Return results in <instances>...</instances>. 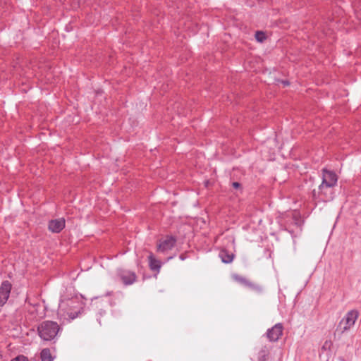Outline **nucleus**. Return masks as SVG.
Returning a JSON list of instances; mask_svg holds the SVG:
<instances>
[{"instance_id":"18","label":"nucleus","mask_w":361,"mask_h":361,"mask_svg":"<svg viewBox=\"0 0 361 361\" xmlns=\"http://www.w3.org/2000/svg\"><path fill=\"white\" fill-rule=\"evenodd\" d=\"M232 185H233V188H238L240 186V183L238 182H233Z\"/></svg>"},{"instance_id":"12","label":"nucleus","mask_w":361,"mask_h":361,"mask_svg":"<svg viewBox=\"0 0 361 361\" xmlns=\"http://www.w3.org/2000/svg\"><path fill=\"white\" fill-rule=\"evenodd\" d=\"M219 257L224 263H231L234 259V254L228 252L226 249H221L219 254Z\"/></svg>"},{"instance_id":"8","label":"nucleus","mask_w":361,"mask_h":361,"mask_svg":"<svg viewBox=\"0 0 361 361\" xmlns=\"http://www.w3.org/2000/svg\"><path fill=\"white\" fill-rule=\"evenodd\" d=\"M11 284L8 281H4L0 286V305H4L10 295Z\"/></svg>"},{"instance_id":"13","label":"nucleus","mask_w":361,"mask_h":361,"mask_svg":"<svg viewBox=\"0 0 361 361\" xmlns=\"http://www.w3.org/2000/svg\"><path fill=\"white\" fill-rule=\"evenodd\" d=\"M149 259V265L152 270L153 271H159L161 268V262L160 261L155 259L152 253H150L148 256Z\"/></svg>"},{"instance_id":"1","label":"nucleus","mask_w":361,"mask_h":361,"mask_svg":"<svg viewBox=\"0 0 361 361\" xmlns=\"http://www.w3.org/2000/svg\"><path fill=\"white\" fill-rule=\"evenodd\" d=\"M322 182L319 185L318 190L312 191L314 200H319L323 202H329L334 199V188L338 181L336 174L331 171L325 169L322 172Z\"/></svg>"},{"instance_id":"3","label":"nucleus","mask_w":361,"mask_h":361,"mask_svg":"<svg viewBox=\"0 0 361 361\" xmlns=\"http://www.w3.org/2000/svg\"><path fill=\"white\" fill-rule=\"evenodd\" d=\"M38 333L40 338L44 341H51L56 337L59 326L55 322L45 321L38 326Z\"/></svg>"},{"instance_id":"15","label":"nucleus","mask_w":361,"mask_h":361,"mask_svg":"<svg viewBox=\"0 0 361 361\" xmlns=\"http://www.w3.org/2000/svg\"><path fill=\"white\" fill-rule=\"evenodd\" d=\"M42 361H52V357L49 349H43L41 352Z\"/></svg>"},{"instance_id":"19","label":"nucleus","mask_w":361,"mask_h":361,"mask_svg":"<svg viewBox=\"0 0 361 361\" xmlns=\"http://www.w3.org/2000/svg\"><path fill=\"white\" fill-rule=\"evenodd\" d=\"M282 83L284 85H288L289 84V82L288 81H282Z\"/></svg>"},{"instance_id":"17","label":"nucleus","mask_w":361,"mask_h":361,"mask_svg":"<svg viewBox=\"0 0 361 361\" xmlns=\"http://www.w3.org/2000/svg\"><path fill=\"white\" fill-rule=\"evenodd\" d=\"M11 361H28V359L24 355H18Z\"/></svg>"},{"instance_id":"2","label":"nucleus","mask_w":361,"mask_h":361,"mask_svg":"<svg viewBox=\"0 0 361 361\" xmlns=\"http://www.w3.org/2000/svg\"><path fill=\"white\" fill-rule=\"evenodd\" d=\"M82 304L77 298L61 299L59 305L58 316L63 322L76 318L82 312Z\"/></svg>"},{"instance_id":"16","label":"nucleus","mask_w":361,"mask_h":361,"mask_svg":"<svg viewBox=\"0 0 361 361\" xmlns=\"http://www.w3.org/2000/svg\"><path fill=\"white\" fill-rule=\"evenodd\" d=\"M255 38L257 42H262L266 39V35L262 31H257L255 33Z\"/></svg>"},{"instance_id":"14","label":"nucleus","mask_w":361,"mask_h":361,"mask_svg":"<svg viewBox=\"0 0 361 361\" xmlns=\"http://www.w3.org/2000/svg\"><path fill=\"white\" fill-rule=\"evenodd\" d=\"M269 350L267 347L264 346L258 353V361H267Z\"/></svg>"},{"instance_id":"10","label":"nucleus","mask_w":361,"mask_h":361,"mask_svg":"<svg viewBox=\"0 0 361 361\" xmlns=\"http://www.w3.org/2000/svg\"><path fill=\"white\" fill-rule=\"evenodd\" d=\"M65 227L63 218L51 220L49 222V230L53 233H59Z\"/></svg>"},{"instance_id":"11","label":"nucleus","mask_w":361,"mask_h":361,"mask_svg":"<svg viewBox=\"0 0 361 361\" xmlns=\"http://www.w3.org/2000/svg\"><path fill=\"white\" fill-rule=\"evenodd\" d=\"M119 276L123 283L126 286L133 284L136 280L135 272L130 271H121Z\"/></svg>"},{"instance_id":"4","label":"nucleus","mask_w":361,"mask_h":361,"mask_svg":"<svg viewBox=\"0 0 361 361\" xmlns=\"http://www.w3.org/2000/svg\"><path fill=\"white\" fill-rule=\"evenodd\" d=\"M359 313L357 310H353L347 312L345 317L340 322L338 329H340L341 333L350 330L355 324L357 319Z\"/></svg>"},{"instance_id":"6","label":"nucleus","mask_w":361,"mask_h":361,"mask_svg":"<svg viewBox=\"0 0 361 361\" xmlns=\"http://www.w3.org/2000/svg\"><path fill=\"white\" fill-rule=\"evenodd\" d=\"M283 326L282 324L278 323L267 331V337L271 342L277 341L283 334Z\"/></svg>"},{"instance_id":"7","label":"nucleus","mask_w":361,"mask_h":361,"mask_svg":"<svg viewBox=\"0 0 361 361\" xmlns=\"http://www.w3.org/2000/svg\"><path fill=\"white\" fill-rule=\"evenodd\" d=\"M176 238L172 236H167L162 240H160L158 245V251L165 252L168 250H171L176 243Z\"/></svg>"},{"instance_id":"9","label":"nucleus","mask_w":361,"mask_h":361,"mask_svg":"<svg viewBox=\"0 0 361 361\" xmlns=\"http://www.w3.org/2000/svg\"><path fill=\"white\" fill-rule=\"evenodd\" d=\"M333 343L331 340H326L321 348L319 357L322 360L328 361L331 354V347Z\"/></svg>"},{"instance_id":"5","label":"nucleus","mask_w":361,"mask_h":361,"mask_svg":"<svg viewBox=\"0 0 361 361\" xmlns=\"http://www.w3.org/2000/svg\"><path fill=\"white\" fill-rule=\"evenodd\" d=\"M232 278L235 281L252 290L257 292H260L262 290V288L259 285L250 281L249 279L243 276L238 274H233Z\"/></svg>"}]
</instances>
